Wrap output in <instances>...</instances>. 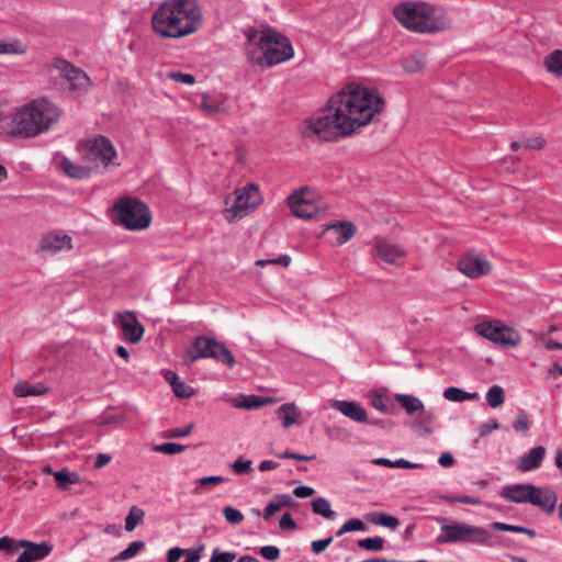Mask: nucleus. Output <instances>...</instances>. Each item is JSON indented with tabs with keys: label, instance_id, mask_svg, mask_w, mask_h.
I'll use <instances>...</instances> for the list:
<instances>
[{
	"label": "nucleus",
	"instance_id": "obj_1",
	"mask_svg": "<svg viewBox=\"0 0 562 562\" xmlns=\"http://www.w3.org/2000/svg\"><path fill=\"white\" fill-rule=\"evenodd\" d=\"M331 104H336L344 124L352 134L370 124L383 111L385 102L376 89L350 82L331 97Z\"/></svg>",
	"mask_w": 562,
	"mask_h": 562
},
{
	"label": "nucleus",
	"instance_id": "obj_2",
	"mask_svg": "<svg viewBox=\"0 0 562 562\" xmlns=\"http://www.w3.org/2000/svg\"><path fill=\"white\" fill-rule=\"evenodd\" d=\"M153 30L164 38H182L203 25V12L196 0H167L153 13Z\"/></svg>",
	"mask_w": 562,
	"mask_h": 562
},
{
	"label": "nucleus",
	"instance_id": "obj_3",
	"mask_svg": "<svg viewBox=\"0 0 562 562\" xmlns=\"http://www.w3.org/2000/svg\"><path fill=\"white\" fill-rule=\"evenodd\" d=\"M254 48H248L247 57L252 65L272 67L284 63L294 56L292 43L288 36L271 29L261 30L258 41L249 35Z\"/></svg>",
	"mask_w": 562,
	"mask_h": 562
},
{
	"label": "nucleus",
	"instance_id": "obj_4",
	"mask_svg": "<svg viewBox=\"0 0 562 562\" xmlns=\"http://www.w3.org/2000/svg\"><path fill=\"white\" fill-rule=\"evenodd\" d=\"M393 13L404 27L414 32L434 33L449 25L440 7L422 1L403 2L394 8Z\"/></svg>",
	"mask_w": 562,
	"mask_h": 562
},
{
	"label": "nucleus",
	"instance_id": "obj_5",
	"mask_svg": "<svg viewBox=\"0 0 562 562\" xmlns=\"http://www.w3.org/2000/svg\"><path fill=\"white\" fill-rule=\"evenodd\" d=\"M501 496L512 503H529L542 512L551 514L557 505V493L548 486H538L531 483L506 484L502 487Z\"/></svg>",
	"mask_w": 562,
	"mask_h": 562
},
{
	"label": "nucleus",
	"instance_id": "obj_6",
	"mask_svg": "<svg viewBox=\"0 0 562 562\" xmlns=\"http://www.w3.org/2000/svg\"><path fill=\"white\" fill-rule=\"evenodd\" d=\"M437 544H474L481 546L491 543L490 530L477 525L452 521L442 524L439 533L436 536Z\"/></svg>",
	"mask_w": 562,
	"mask_h": 562
},
{
	"label": "nucleus",
	"instance_id": "obj_7",
	"mask_svg": "<svg viewBox=\"0 0 562 562\" xmlns=\"http://www.w3.org/2000/svg\"><path fill=\"white\" fill-rule=\"evenodd\" d=\"M306 135L313 133L319 139L330 140L340 135H350L348 126L344 124L336 104H331V98L326 109H323L306 121Z\"/></svg>",
	"mask_w": 562,
	"mask_h": 562
},
{
	"label": "nucleus",
	"instance_id": "obj_8",
	"mask_svg": "<svg viewBox=\"0 0 562 562\" xmlns=\"http://www.w3.org/2000/svg\"><path fill=\"white\" fill-rule=\"evenodd\" d=\"M114 222L128 231H142L151 223L148 206L134 198H122L113 206Z\"/></svg>",
	"mask_w": 562,
	"mask_h": 562
},
{
	"label": "nucleus",
	"instance_id": "obj_9",
	"mask_svg": "<svg viewBox=\"0 0 562 562\" xmlns=\"http://www.w3.org/2000/svg\"><path fill=\"white\" fill-rule=\"evenodd\" d=\"M262 201L259 188L255 183L236 189L234 196H228L225 201L224 216L228 222H236L249 212L255 210Z\"/></svg>",
	"mask_w": 562,
	"mask_h": 562
},
{
	"label": "nucleus",
	"instance_id": "obj_10",
	"mask_svg": "<svg viewBox=\"0 0 562 562\" xmlns=\"http://www.w3.org/2000/svg\"><path fill=\"white\" fill-rule=\"evenodd\" d=\"M81 158L91 167L120 166L113 143L105 136H97L88 140L80 149Z\"/></svg>",
	"mask_w": 562,
	"mask_h": 562
},
{
	"label": "nucleus",
	"instance_id": "obj_11",
	"mask_svg": "<svg viewBox=\"0 0 562 562\" xmlns=\"http://www.w3.org/2000/svg\"><path fill=\"white\" fill-rule=\"evenodd\" d=\"M477 335L501 347H517L521 342L520 334L499 321H485L475 326Z\"/></svg>",
	"mask_w": 562,
	"mask_h": 562
},
{
	"label": "nucleus",
	"instance_id": "obj_12",
	"mask_svg": "<svg viewBox=\"0 0 562 562\" xmlns=\"http://www.w3.org/2000/svg\"><path fill=\"white\" fill-rule=\"evenodd\" d=\"M27 104L37 124L38 135L48 132L61 117V109L48 98H36Z\"/></svg>",
	"mask_w": 562,
	"mask_h": 562
},
{
	"label": "nucleus",
	"instance_id": "obj_13",
	"mask_svg": "<svg viewBox=\"0 0 562 562\" xmlns=\"http://www.w3.org/2000/svg\"><path fill=\"white\" fill-rule=\"evenodd\" d=\"M318 194L310 187L295 190L288 196V205L294 216L303 220L313 218L319 211L317 204Z\"/></svg>",
	"mask_w": 562,
	"mask_h": 562
},
{
	"label": "nucleus",
	"instance_id": "obj_14",
	"mask_svg": "<svg viewBox=\"0 0 562 562\" xmlns=\"http://www.w3.org/2000/svg\"><path fill=\"white\" fill-rule=\"evenodd\" d=\"M8 135L22 138L38 136L37 124L27 103L13 109Z\"/></svg>",
	"mask_w": 562,
	"mask_h": 562
},
{
	"label": "nucleus",
	"instance_id": "obj_15",
	"mask_svg": "<svg viewBox=\"0 0 562 562\" xmlns=\"http://www.w3.org/2000/svg\"><path fill=\"white\" fill-rule=\"evenodd\" d=\"M53 69L65 80L68 89L81 94L90 86V79L85 71L76 68L69 61L57 58L53 63Z\"/></svg>",
	"mask_w": 562,
	"mask_h": 562
},
{
	"label": "nucleus",
	"instance_id": "obj_16",
	"mask_svg": "<svg viewBox=\"0 0 562 562\" xmlns=\"http://www.w3.org/2000/svg\"><path fill=\"white\" fill-rule=\"evenodd\" d=\"M71 248L72 238L61 231L45 234L38 245V251L43 256H54L60 251H68Z\"/></svg>",
	"mask_w": 562,
	"mask_h": 562
},
{
	"label": "nucleus",
	"instance_id": "obj_17",
	"mask_svg": "<svg viewBox=\"0 0 562 562\" xmlns=\"http://www.w3.org/2000/svg\"><path fill=\"white\" fill-rule=\"evenodd\" d=\"M547 456V449L543 446H536L519 456L514 461L515 469L520 473H528L538 470Z\"/></svg>",
	"mask_w": 562,
	"mask_h": 562
},
{
	"label": "nucleus",
	"instance_id": "obj_18",
	"mask_svg": "<svg viewBox=\"0 0 562 562\" xmlns=\"http://www.w3.org/2000/svg\"><path fill=\"white\" fill-rule=\"evenodd\" d=\"M20 551L15 562H36L48 557L53 551V547L46 541L35 543L21 539Z\"/></svg>",
	"mask_w": 562,
	"mask_h": 562
},
{
	"label": "nucleus",
	"instance_id": "obj_19",
	"mask_svg": "<svg viewBox=\"0 0 562 562\" xmlns=\"http://www.w3.org/2000/svg\"><path fill=\"white\" fill-rule=\"evenodd\" d=\"M117 323L121 327L125 340L131 344L140 341L144 335V326L132 312H125L117 315Z\"/></svg>",
	"mask_w": 562,
	"mask_h": 562
},
{
	"label": "nucleus",
	"instance_id": "obj_20",
	"mask_svg": "<svg viewBox=\"0 0 562 562\" xmlns=\"http://www.w3.org/2000/svg\"><path fill=\"white\" fill-rule=\"evenodd\" d=\"M54 165L65 176L76 180L88 179L92 172L91 166L76 164L61 154L55 156Z\"/></svg>",
	"mask_w": 562,
	"mask_h": 562
},
{
	"label": "nucleus",
	"instance_id": "obj_21",
	"mask_svg": "<svg viewBox=\"0 0 562 562\" xmlns=\"http://www.w3.org/2000/svg\"><path fill=\"white\" fill-rule=\"evenodd\" d=\"M458 269L464 276L475 279L490 273L491 266L480 256L468 255L459 260Z\"/></svg>",
	"mask_w": 562,
	"mask_h": 562
},
{
	"label": "nucleus",
	"instance_id": "obj_22",
	"mask_svg": "<svg viewBox=\"0 0 562 562\" xmlns=\"http://www.w3.org/2000/svg\"><path fill=\"white\" fill-rule=\"evenodd\" d=\"M378 256L390 265L400 266L406 258V251L391 240L379 239L375 244Z\"/></svg>",
	"mask_w": 562,
	"mask_h": 562
},
{
	"label": "nucleus",
	"instance_id": "obj_23",
	"mask_svg": "<svg viewBox=\"0 0 562 562\" xmlns=\"http://www.w3.org/2000/svg\"><path fill=\"white\" fill-rule=\"evenodd\" d=\"M324 233L331 243L342 245L355 236L356 227L351 222L339 221L326 225Z\"/></svg>",
	"mask_w": 562,
	"mask_h": 562
},
{
	"label": "nucleus",
	"instance_id": "obj_24",
	"mask_svg": "<svg viewBox=\"0 0 562 562\" xmlns=\"http://www.w3.org/2000/svg\"><path fill=\"white\" fill-rule=\"evenodd\" d=\"M333 407L340 412L347 418L357 422H368V414L366 408L358 402L339 400L333 403Z\"/></svg>",
	"mask_w": 562,
	"mask_h": 562
},
{
	"label": "nucleus",
	"instance_id": "obj_25",
	"mask_svg": "<svg viewBox=\"0 0 562 562\" xmlns=\"http://www.w3.org/2000/svg\"><path fill=\"white\" fill-rule=\"evenodd\" d=\"M215 346L214 338H207L205 336H199L193 341V348L196 351L195 353H188L186 357V362L188 364L193 363L198 359L210 358L213 355V349Z\"/></svg>",
	"mask_w": 562,
	"mask_h": 562
},
{
	"label": "nucleus",
	"instance_id": "obj_26",
	"mask_svg": "<svg viewBox=\"0 0 562 562\" xmlns=\"http://www.w3.org/2000/svg\"><path fill=\"white\" fill-rule=\"evenodd\" d=\"M293 504V498L289 494H277L272 497L269 504L262 512L265 520H269L277 512L284 507H290Z\"/></svg>",
	"mask_w": 562,
	"mask_h": 562
},
{
	"label": "nucleus",
	"instance_id": "obj_27",
	"mask_svg": "<svg viewBox=\"0 0 562 562\" xmlns=\"http://www.w3.org/2000/svg\"><path fill=\"white\" fill-rule=\"evenodd\" d=\"M394 398L408 415H415L424 411L423 401L415 395L397 393Z\"/></svg>",
	"mask_w": 562,
	"mask_h": 562
},
{
	"label": "nucleus",
	"instance_id": "obj_28",
	"mask_svg": "<svg viewBox=\"0 0 562 562\" xmlns=\"http://www.w3.org/2000/svg\"><path fill=\"white\" fill-rule=\"evenodd\" d=\"M48 391V387L42 383L29 384L27 382H19L13 390L18 397L41 396Z\"/></svg>",
	"mask_w": 562,
	"mask_h": 562
},
{
	"label": "nucleus",
	"instance_id": "obj_29",
	"mask_svg": "<svg viewBox=\"0 0 562 562\" xmlns=\"http://www.w3.org/2000/svg\"><path fill=\"white\" fill-rule=\"evenodd\" d=\"M201 108L207 114L225 113L229 109L225 99L212 95H204L202 98Z\"/></svg>",
	"mask_w": 562,
	"mask_h": 562
},
{
	"label": "nucleus",
	"instance_id": "obj_30",
	"mask_svg": "<svg viewBox=\"0 0 562 562\" xmlns=\"http://www.w3.org/2000/svg\"><path fill=\"white\" fill-rule=\"evenodd\" d=\"M278 413L282 417V425L284 428H289L294 424L300 423L301 412L293 403H285L279 407Z\"/></svg>",
	"mask_w": 562,
	"mask_h": 562
},
{
	"label": "nucleus",
	"instance_id": "obj_31",
	"mask_svg": "<svg viewBox=\"0 0 562 562\" xmlns=\"http://www.w3.org/2000/svg\"><path fill=\"white\" fill-rule=\"evenodd\" d=\"M419 417L412 422V429L418 431L420 435L431 434V424L436 418V414L432 411L419 413Z\"/></svg>",
	"mask_w": 562,
	"mask_h": 562
},
{
	"label": "nucleus",
	"instance_id": "obj_32",
	"mask_svg": "<svg viewBox=\"0 0 562 562\" xmlns=\"http://www.w3.org/2000/svg\"><path fill=\"white\" fill-rule=\"evenodd\" d=\"M443 397L447 401L461 403L464 401H471L479 398V394L476 392H467L457 386H450L443 391Z\"/></svg>",
	"mask_w": 562,
	"mask_h": 562
},
{
	"label": "nucleus",
	"instance_id": "obj_33",
	"mask_svg": "<svg viewBox=\"0 0 562 562\" xmlns=\"http://www.w3.org/2000/svg\"><path fill=\"white\" fill-rule=\"evenodd\" d=\"M312 510L314 514L324 517L325 519H334L336 513L331 509L330 502L325 497H316L311 502Z\"/></svg>",
	"mask_w": 562,
	"mask_h": 562
},
{
	"label": "nucleus",
	"instance_id": "obj_34",
	"mask_svg": "<svg viewBox=\"0 0 562 562\" xmlns=\"http://www.w3.org/2000/svg\"><path fill=\"white\" fill-rule=\"evenodd\" d=\"M212 353L210 358L226 364L228 368H233L236 363L234 356L223 342L215 340Z\"/></svg>",
	"mask_w": 562,
	"mask_h": 562
},
{
	"label": "nucleus",
	"instance_id": "obj_35",
	"mask_svg": "<svg viewBox=\"0 0 562 562\" xmlns=\"http://www.w3.org/2000/svg\"><path fill=\"white\" fill-rule=\"evenodd\" d=\"M367 520L382 527L395 529L400 526V520L385 513H372L367 515Z\"/></svg>",
	"mask_w": 562,
	"mask_h": 562
},
{
	"label": "nucleus",
	"instance_id": "obj_36",
	"mask_svg": "<svg viewBox=\"0 0 562 562\" xmlns=\"http://www.w3.org/2000/svg\"><path fill=\"white\" fill-rule=\"evenodd\" d=\"M547 70L557 77H562V50L555 49L544 58Z\"/></svg>",
	"mask_w": 562,
	"mask_h": 562
},
{
	"label": "nucleus",
	"instance_id": "obj_37",
	"mask_svg": "<svg viewBox=\"0 0 562 562\" xmlns=\"http://www.w3.org/2000/svg\"><path fill=\"white\" fill-rule=\"evenodd\" d=\"M402 66L407 72H418L425 67V58L420 52H415L403 58Z\"/></svg>",
	"mask_w": 562,
	"mask_h": 562
},
{
	"label": "nucleus",
	"instance_id": "obj_38",
	"mask_svg": "<svg viewBox=\"0 0 562 562\" xmlns=\"http://www.w3.org/2000/svg\"><path fill=\"white\" fill-rule=\"evenodd\" d=\"M57 487L61 490L68 488L69 485L79 482V475L76 472H69L67 469H61L54 473Z\"/></svg>",
	"mask_w": 562,
	"mask_h": 562
},
{
	"label": "nucleus",
	"instance_id": "obj_39",
	"mask_svg": "<svg viewBox=\"0 0 562 562\" xmlns=\"http://www.w3.org/2000/svg\"><path fill=\"white\" fill-rule=\"evenodd\" d=\"M24 53L25 47L19 40H0V54L22 55Z\"/></svg>",
	"mask_w": 562,
	"mask_h": 562
},
{
	"label": "nucleus",
	"instance_id": "obj_40",
	"mask_svg": "<svg viewBox=\"0 0 562 562\" xmlns=\"http://www.w3.org/2000/svg\"><path fill=\"white\" fill-rule=\"evenodd\" d=\"M485 398L491 407L496 408L501 406L505 401L503 387L497 384L492 385L486 392Z\"/></svg>",
	"mask_w": 562,
	"mask_h": 562
},
{
	"label": "nucleus",
	"instance_id": "obj_41",
	"mask_svg": "<svg viewBox=\"0 0 562 562\" xmlns=\"http://www.w3.org/2000/svg\"><path fill=\"white\" fill-rule=\"evenodd\" d=\"M145 513L142 508L133 506L125 517V530L133 531L143 521Z\"/></svg>",
	"mask_w": 562,
	"mask_h": 562
},
{
	"label": "nucleus",
	"instance_id": "obj_42",
	"mask_svg": "<svg viewBox=\"0 0 562 562\" xmlns=\"http://www.w3.org/2000/svg\"><path fill=\"white\" fill-rule=\"evenodd\" d=\"M491 527L494 530H498V531L525 533V535L529 536L530 538H535L536 537V531L533 529H529V528H526V527H522V526H516V525H509V524L496 521V522H493L491 525Z\"/></svg>",
	"mask_w": 562,
	"mask_h": 562
},
{
	"label": "nucleus",
	"instance_id": "obj_43",
	"mask_svg": "<svg viewBox=\"0 0 562 562\" xmlns=\"http://www.w3.org/2000/svg\"><path fill=\"white\" fill-rule=\"evenodd\" d=\"M145 547V542L142 540H136L131 542L126 549L121 551L115 558H113V562L115 561H126L134 558L143 548Z\"/></svg>",
	"mask_w": 562,
	"mask_h": 562
},
{
	"label": "nucleus",
	"instance_id": "obj_44",
	"mask_svg": "<svg viewBox=\"0 0 562 562\" xmlns=\"http://www.w3.org/2000/svg\"><path fill=\"white\" fill-rule=\"evenodd\" d=\"M384 539L381 537H371V538H364L360 539L358 541V547L370 551V552H380L384 548Z\"/></svg>",
	"mask_w": 562,
	"mask_h": 562
},
{
	"label": "nucleus",
	"instance_id": "obj_45",
	"mask_svg": "<svg viewBox=\"0 0 562 562\" xmlns=\"http://www.w3.org/2000/svg\"><path fill=\"white\" fill-rule=\"evenodd\" d=\"M263 404V401L260 396L257 395H248V396H241L239 400H234L233 405L237 408H258Z\"/></svg>",
	"mask_w": 562,
	"mask_h": 562
},
{
	"label": "nucleus",
	"instance_id": "obj_46",
	"mask_svg": "<svg viewBox=\"0 0 562 562\" xmlns=\"http://www.w3.org/2000/svg\"><path fill=\"white\" fill-rule=\"evenodd\" d=\"M368 397L370 400L371 405L380 413L390 412L389 401L380 392L371 391L368 394Z\"/></svg>",
	"mask_w": 562,
	"mask_h": 562
},
{
	"label": "nucleus",
	"instance_id": "obj_47",
	"mask_svg": "<svg viewBox=\"0 0 562 562\" xmlns=\"http://www.w3.org/2000/svg\"><path fill=\"white\" fill-rule=\"evenodd\" d=\"M184 449H186V447L183 445L176 443V442H164L160 445H156L154 447L155 451L165 453V454H170V456L180 453V452L184 451Z\"/></svg>",
	"mask_w": 562,
	"mask_h": 562
},
{
	"label": "nucleus",
	"instance_id": "obj_48",
	"mask_svg": "<svg viewBox=\"0 0 562 562\" xmlns=\"http://www.w3.org/2000/svg\"><path fill=\"white\" fill-rule=\"evenodd\" d=\"M13 116V110L10 111L4 102L0 101V130L8 134L10 121Z\"/></svg>",
	"mask_w": 562,
	"mask_h": 562
},
{
	"label": "nucleus",
	"instance_id": "obj_49",
	"mask_svg": "<svg viewBox=\"0 0 562 562\" xmlns=\"http://www.w3.org/2000/svg\"><path fill=\"white\" fill-rule=\"evenodd\" d=\"M223 515H224L226 521L232 525H238L244 520L243 513L239 509L234 508L232 506H226L223 509Z\"/></svg>",
	"mask_w": 562,
	"mask_h": 562
},
{
	"label": "nucleus",
	"instance_id": "obj_50",
	"mask_svg": "<svg viewBox=\"0 0 562 562\" xmlns=\"http://www.w3.org/2000/svg\"><path fill=\"white\" fill-rule=\"evenodd\" d=\"M490 541L491 543L481 544L482 547L490 548H512L514 541L508 537H494L490 531Z\"/></svg>",
	"mask_w": 562,
	"mask_h": 562
},
{
	"label": "nucleus",
	"instance_id": "obj_51",
	"mask_svg": "<svg viewBox=\"0 0 562 562\" xmlns=\"http://www.w3.org/2000/svg\"><path fill=\"white\" fill-rule=\"evenodd\" d=\"M173 393L181 398H188L193 395V387L180 381V379L172 385Z\"/></svg>",
	"mask_w": 562,
	"mask_h": 562
},
{
	"label": "nucleus",
	"instance_id": "obj_52",
	"mask_svg": "<svg viewBox=\"0 0 562 562\" xmlns=\"http://www.w3.org/2000/svg\"><path fill=\"white\" fill-rule=\"evenodd\" d=\"M236 559V553L226 551L222 552L218 548L212 551L210 562H233Z\"/></svg>",
	"mask_w": 562,
	"mask_h": 562
},
{
	"label": "nucleus",
	"instance_id": "obj_53",
	"mask_svg": "<svg viewBox=\"0 0 562 562\" xmlns=\"http://www.w3.org/2000/svg\"><path fill=\"white\" fill-rule=\"evenodd\" d=\"M291 262V257L289 255H280L274 259H259L256 261V266L265 267L267 265H280L282 267H288Z\"/></svg>",
	"mask_w": 562,
	"mask_h": 562
},
{
	"label": "nucleus",
	"instance_id": "obj_54",
	"mask_svg": "<svg viewBox=\"0 0 562 562\" xmlns=\"http://www.w3.org/2000/svg\"><path fill=\"white\" fill-rule=\"evenodd\" d=\"M529 416L527 413L525 412H520L517 416H516V419L514 420L513 423V428L516 430V431H522V432H527L529 430Z\"/></svg>",
	"mask_w": 562,
	"mask_h": 562
},
{
	"label": "nucleus",
	"instance_id": "obj_55",
	"mask_svg": "<svg viewBox=\"0 0 562 562\" xmlns=\"http://www.w3.org/2000/svg\"><path fill=\"white\" fill-rule=\"evenodd\" d=\"M251 460H245L243 458H238L233 463H231V469L236 474H245L248 473L251 469Z\"/></svg>",
	"mask_w": 562,
	"mask_h": 562
},
{
	"label": "nucleus",
	"instance_id": "obj_56",
	"mask_svg": "<svg viewBox=\"0 0 562 562\" xmlns=\"http://www.w3.org/2000/svg\"><path fill=\"white\" fill-rule=\"evenodd\" d=\"M21 540H15L9 537L0 538V550H5L8 552H19L20 551Z\"/></svg>",
	"mask_w": 562,
	"mask_h": 562
},
{
	"label": "nucleus",
	"instance_id": "obj_57",
	"mask_svg": "<svg viewBox=\"0 0 562 562\" xmlns=\"http://www.w3.org/2000/svg\"><path fill=\"white\" fill-rule=\"evenodd\" d=\"M259 553L268 561H276L280 558V549L276 546H263L260 548Z\"/></svg>",
	"mask_w": 562,
	"mask_h": 562
},
{
	"label": "nucleus",
	"instance_id": "obj_58",
	"mask_svg": "<svg viewBox=\"0 0 562 562\" xmlns=\"http://www.w3.org/2000/svg\"><path fill=\"white\" fill-rule=\"evenodd\" d=\"M204 550V544H200L195 548L184 549L183 555L186 557L184 562H200L201 553Z\"/></svg>",
	"mask_w": 562,
	"mask_h": 562
},
{
	"label": "nucleus",
	"instance_id": "obj_59",
	"mask_svg": "<svg viewBox=\"0 0 562 562\" xmlns=\"http://www.w3.org/2000/svg\"><path fill=\"white\" fill-rule=\"evenodd\" d=\"M445 498H446V501H448L450 503H461V504H469V505H480L482 503L479 497L469 496V495L447 496Z\"/></svg>",
	"mask_w": 562,
	"mask_h": 562
},
{
	"label": "nucleus",
	"instance_id": "obj_60",
	"mask_svg": "<svg viewBox=\"0 0 562 562\" xmlns=\"http://www.w3.org/2000/svg\"><path fill=\"white\" fill-rule=\"evenodd\" d=\"M168 78L184 85H193L195 82V78L191 74H184L180 71L169 72Z\"/></svg>",
	"mask_w": 562,
	"mask_h": 562
},
{
	"label": "nucleus",
	"instance_id": "obj_61",
	"mask_svg": "<svg viewBox=\"0 0 562 562\" xmlns=\"http://www.w3.org/2000/svg\"><path fill=\"white\" fill-rule=\"evenodd\" d=\"M344 525H345V530H347L348 532L366 531L367 530L366 524L358 518H351V519L347 520Z\"/></svg>",
	"mask_w": 562,
	"mask_h": 562
},
{
	"label": "nucleus",
	"instance_id": "obj_62",
	"mask_svg": "<svg viewBox=\"0 0 562 562\" xmlns=\"http://www.w3.org/2000/svg\"><path fill=\"white\" fill-rule=\"evenodd\" d=\"M333 542V537H327L325 539L314 540L311 543V548L313 553L319 554L326 550V548Z\"/></svg>",
	"mask_w": 562,
	"mask_h": 562
},
{
	"label": "nucleus",
	"instance_id": "obj_63",
	"mask_svg": "<svg viewBox=\"0 0 562 562\" xmlns=\"http://www.w3.org/2000/svg\"><path fill=\"white\" fill-rule=\"evenodd\" d=\"M279 526L283 530H293L296 528V524L290 513H285L279 521Z\"/></svg>",
	"mask_w": 562,
	"mask_h": 562
},
{
	"label": "nucleus",
	"instance_id": "obj_64",
	"mask_svg": "<svg viewBox=\"0 0 562 562\" xmlns=\"http://www.w3.org/2000/svg\"><path fill=\"white\" fill-rule=\"evenodd\" d=\"M184 549L180 547L170 548L167 552V562H178L184 553Z\"/></svg>",
	"mask_w": 562,
	"mask_h": 562
}]
</instances>
